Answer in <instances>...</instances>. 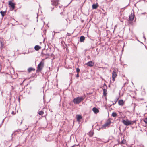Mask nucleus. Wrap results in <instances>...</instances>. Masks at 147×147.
Here are the masks:
<instances>
[{"label":"nucleus","mask_w":147,"mask_h":147,"mask_svg":"<svg viewBox=\"0 0 147 147\" xmlns=\"http://www.w3.org/2000/svg\"><path fill=\"white\" fill-rule=\"evenodd\" d=\"M34 69L31 67L29 68L28 70V71L29 73L30 72L32 71H34Z\"/></svg>","instance_id":"nucleus-16"},{"label":"nucleus","mask_w":147,"mask_h":147,"mask_svg":"<svg viewBox=\"0 0 147 147\" xmlns=\"http://www.w3.org/2000/svg\"><path fill=\"white\" fill-rule=\"evenodd\" d=\"M124 103V102L123 100H120L118 101V104L120 105H123Z\"/></svg>","instance_id":"nucleus-12"},{"label":"nucleus","mask_w":147,"mask_h":147,"mask_svg":"<svg viewBox=\"0 0 147 147\" xmlns=\"http://www.w3.org/2000/svg\"><path fill=\"white\" fill-rule=\"evenodd\" d=\"M143 38H144V40H146V38L145 37L144 34L143 36Z\"/></svg>","instance_id":"nucleus-26"},{"label":"nucleus","mask_w":147,"mask_h":147,"mask_svg":"<svg viewBox=\"0 0 147 147\" xmlns=\"http://www.w3.org/2000/svg\"><path fill=\"white\" fill-rule=\"evenodd\" d=\"M68 35H69V34H68Z\"/></svg>","instance_id":"nucleus-31"},{"label":"nucleus","mask_w":147,"mask_h":147,"mask_svg":"<svg viewBox=\"0 0 147 147\" xmlns=\"http://www.w3.org/2000/svg\"><path fill=\"white\" fill-rule=\"evenodd\" d=\"M117 76V73L115 72L114 71H113L112 72V80L113 81H114L115 80V78Z\"/></svg>","instance_id":"nucleus-6"},{"label":"nucleus","mask_w":147,"mask_h":147,"mask_svg":"<svg viewBox=\"0 0 147 147\" xmlns=\"http://www.w3.org/2000/svg\"><path fill=\"white\" fill-rule=\"evenodd\" d=\"M59 3V0H51V4L55 7L58 5Z\"/></svg>","instance_id":"nucleus-5"},{"label":"nucleus","mask_w":147,"mask_h":147,"mask_svg":"<svg viewBox=\"0 0 147 147\" xmlns=\"http://www.w3.org/2000/svg\"><path fill=\"white\" fill-rule=\"evenodd\" d=\"M134 15L131 13L129 16V19L130 20L132 21L134 20Z\"/></svg>","instance_id":"nucleus-10"},{"label":"nucleus","mask_w":147,"mask_h":147,"mask_svg":"<svg viewBox=\"0 0 147 147\" xmlns=\"http://www.w3.org/2000/svg\"><path fill=\"white\" fill-rule=\"evenodd\" d=\"M41 48V47L38 45H36L34 47L36 51H38Z\"/></svg>","instance_id":"nucleus-14"},{"label":"nucleus","mask_w":147,"mask_h":147,"mask_svg":"<svg viewBox=\"0 0 147 147\" xmlns=\"http://www.w3.org/2000/svg\"><path fill=\"white\" fill-rule=\"evenodd\" d=\"M93 134H94V133L92 131H90L88 133V135L90 137L92 136H93Z\"/></svg>","instance_id":"nucleus-17"},{"label":"nucleus","mask_w":147,"mask_h":147,"mask_svg":"<svg viewBox=\"0 0 147 147\" xmlns=\"http://www.w3.org/2000/svg\"><path fill=\"white\" fill-rule=\"evenodd\" d=\"M98 7V5L97 4H94L92 5V8L93 9H96Z\"/></svg>","instance_id":"nucleus-15"},{"label":"nucleus","mask_w":147,"mask_h":147,"mask_svg":"<svg viewBox=\"0 0 147 147\" xmlns=\"http://www.w3.org/2000/svg\"><path fill=\"white\" fill-rule=\"evenodd\" d=\"M144 122L147 124V118H146L144 119Z\"/></svg>","instance_id":"nucleus-24"},{"label":"nucleus","mask_w":147,"mask_h":147,"mask_svg":"<svg viewBox=\"0 0 147 147\" xmlns=\"http://www.w3.org/2000/svg\"><path fill=\"white\" fill-rule=\"evenodd\" d=\"M85 64L88 65V66L92 67L94 65V63L92 62V61H90L88 62Z\"/></svg>","instance_id":"nucleus-8"},{"label":"nucleus","mask_w":147,"mask_h":147,"mask_svg":"<svg viewBox=\"0 0 147 147\" xmlns=\"http://www.w3.org/2000/svg\"><path fill=\"white\" fill-rule=\"evenodd\" d=\"M126 142V140L124 139H123L121 142V144H124Z\"/></svg>","instance_id":"nucleus-22"},{"label":"nucleus","mask_w":147,"mask_h":147,"mask_svg":"<svg viewBox=\"0 0 147 147\" xmlns=\"http://www.w3.org/2000/svg\"><path fill=\"white\" fill-rule=\"evenodd\" d=\"M92 111L94 112L96 114L98 113L99 111V110L97 108L95 107H94L92 109Z\"/></svg>","instance_id":"nucleus-9"},{"label":"nucleus","mask_w":147,"mask_h":147,"mask_svg":"<svg viewBox=\"0 0 147 147\" xmlns=\"http://www.w3.org/2000/svg\"><path fill=\"white\" fill-rule=\"evenodd\" d=\"M103 94L104 96H106L107 94V90L105 89H103Z\"/></svg>","instance_id":"nucleus-19"},{"label":"nucleus","mask_w":147,"mask_h":147,"mask_svg":"<svg viewBox=\"0 0 147 147\" xmlns=\"http://www.w3.org/2000/svg\"><path fill=\"white\" fill-rule=\"evenodd\" d=\"M44 113V112L42 111H41L38 112V114L40 115H42Z\"/></svg>","instance_id":"nucleus-20"},{"label":"nucleus","mask_w":147,"mask_h":147,"mask_svg":"<svg viewBox=\"0 0 147 147\" xmlns=\"http://www.w3.org/2000/svg\"><path fill=\"white\" fill-rule=\"evenodd\" d=\"M77 121L79 122L80 121V120L82 118V117L81 115H77Z\"/></svg>","instance_id":"nucleus-13"},{"label":"nucleus","mask_w":147,"mask_h":147,"mask_svg":"<svg viewBox=\"0 0 147 147\" xmlns=\"http://www.w3.org/2000/svg\"><path fill=\"white\" fill-rule=\"evenodd\" d=\"M5 12L3 11H1L0 12V13L1 14V15L2 16V17H3L5 15Z\"/></svg>","instance_id":"nucleus-18"},{"label":"nucleus","mask_w":147,"mask_h":147,"mask_svg":"<svg viewBox=\"0 0 147 147\" xmlns=\"http://www.w3.org/2000/svg\"><path fill=\"white\" fill-rule=\"evenodd\" d=\"M0 43H1V47H3L4 46L3 43L1 41H0Z\"/></svg>","instance_id":"nucleus-23"},{"label":"nucleus","mask_w":147,"mask_h":147,"mask_svg":"<svg viewBox=\"0 0 147 147\" xmlns=\"http://www.w3.org/2000/svg\"><path fill=\"white\" fill-rule=\"evenodd\" d=\"M112 116L113 117H115L117 116V114L115 112H114L112 113Z\"/></svg>","instance_id":"nucleus-21"},{"label":"nucleus","mask_w":147,"mask_h":147,"mask_svg":"<svg viewBox=\"0 0 147 147\" xmlns=\"http://www.w3.org/2000/svg\"><path fill=\"white\" fill-rule=\"evenodd\" d=\"M44 59H42V61L40 62L37 67L38 70L39 71H41L43 69L44 64Z\"/></svg>","instance_id":"nucleus-3"},{"label":"nucleus","mask_w":147,"mask_h":147,"mask_svg":"<svg viewBox=\"0 0 147 147\" xmlns=\"http://www.w3.org/2000/svg\"><path fill=\"white\" fill-rule=\"evenodd\" d=\"M68 35H69V34H68Z\"/></svg>","instance_id":"nucleus-30"},{"label":"nucleus","mask_w":147,"mask_h":147,"mask_svg":"<svg viewBox=\"0 0 147 147\" xmlns=\"http://www.w3.org/2000/svg\"><path fill=\"white\" fill-rule=\"evenodd\" d=\"M85 40V37L83 36H81L80 38V42H84Z\"/></svg>","instance_id":"nucleus-11"},{"label":"nucleus","mask_w":147,"mask_h":147,"mask_svg":"<svg viewBox=\"0 0 147 147\" xmlns=\"http://www.w3.org/2000/svg\"><path fill=\"white\" fill-rule=\"evenodd\" d=\"M53 32H54V34H53V36H54V35H55V33H57V32H55L54 31H53Z\"/></svg>","instance_id":"nucleus-28"},{"label":"nucleus","mask_w":147,"mask_h":147,"mask_svg":"<svg viewBox=\"0 0 147 147\" xmlns=\"http://www.w3.org/2000/svg\"><path fill=\"white\" fill-rule=\"evenodd\" d=\"M122 122L124 125L128 126L130 125H132L134 123H136V121H131L128 120H123L122 121Z\"/></svg>","instance_id":"nucleus-1"},{"label":"nucleus","mask_w":147,"mask_h":147,"mask_svg":"<svg viewBox=\"0 0 147 147\" xmlns=\"http://www.w3.org/2000/svg\"><path fill=\"white\" fill-rule=\"evenodd\" d=\"M111 123V122L110 120H108L105 124L102 125V128L103 129H105L107 127H109Z\"/></svg>","instance_id":"nucleus-4"},{"label":"nucleus","mask_w":147,"mask_h":147,"mask_svg":"<svg viewBox=\"0 0 147 147\" xmlns=\"http://www.w3.org/2000/svg\"><path fill=\"white\" fill-rule=\"evenodd\" d=\"M9 5L12 8V10L14 9L15 4L13 3L11 1H9Z\"/></svg>","instance_id":"nucleus-7"},{"label":"nucleus","mask_w":147,"mask_h":147,"mask_svg":"<svg viewBox=\"0 0 147 147\" xmlns=\"http://www.w3.org/2000/svg\"><path fill=\"white\" fill-rule=\"evenodd\" d=\"M112 102L113 103V105H114L115 104V103H116V102H115V103H113V102Z\"/></svg>","instance_id":"nucleus-29"},{"label":"nucleus","mask_w":147,"mask_h":147,"mask_svg":"<svg viewBox=\"0 0 147 147\" xmlns=\"http://www.w3.org/2000/svg\"><path fill=\"white\" fill-rule=\"evenodd\" d=\"M84 99V98L82 96L74 98L73 101L75 104H78Z\"/></svg>","instance_id":"nucleus-2"},{"label":"nucleus","mask_w":147,"mask_h":147,"mask_svg":"<svg viewBox=\"0 0 147 147\" xmlns=\"http://www.w3.org/2000/svg\"><path fill=\"white\" fill-rule=\"evenodd\" d=\"M79 76V75L78 74L76 75L77 77H78Z\"/></svg>","instance_id":"nucleus-27"},{"label":"nucleus","mask_w":147,"mask_h":147,"mask_svg":"<svg viewBox=\"0 0 147 147\" xmlns=\"http://www.w3.org/2000/svg\"><path fill=\"white\" fill-rule=\"evenodd\" d=\"M80 70L78 68H76V71L78 73L80 71Z\"/></svg>","instance_id":"nucleus-25"}]
</instances>
